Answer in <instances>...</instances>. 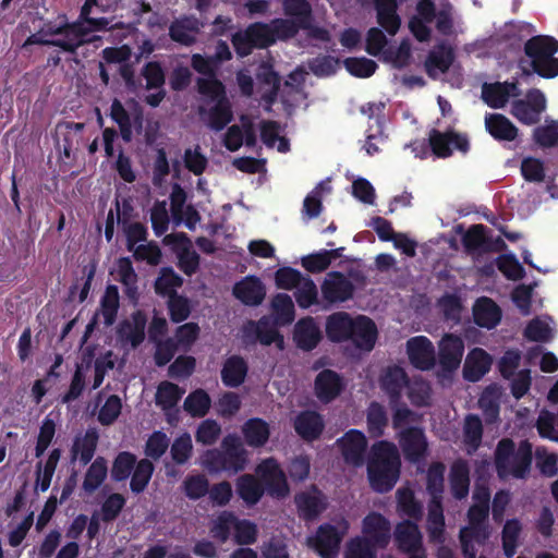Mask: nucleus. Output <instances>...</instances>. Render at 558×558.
<instances>
[{"instance_id": "nucleus-1", "label": "nucleus", "mask_w": 558, "mask_h": 558, "mask_svg": "<svg viewBox=\"0 0 558 558\" xmlns=\"http://www.w3.org/2000/svg\"><path fill=\"white\" fill-rule=\"evenodd\" d=\"M366 473L369 487L377 494L392 490L401 473V459L397 446L388 440H378L371 447Z\"/></svg>"}, {"instance_id": "nucleus-2", "label": "nucleus", "mask_w": 558, "mask_h": 558, "mask_svg": "<svg viewBox=\"0 0 558 558\" xmlns=\"http://www.w3.org/2000/svg\"><path fill=\"white\" fill-rule=\"evenodd\" d=\"M197 92L214 105L198 107V114L205 124L215 132L222 131L232 120L233 111L227 96L226 86L220 80H196Z\"/></svg>"}, {"instance_id": "nucleus-3", "label": "nucleus", "mask_w": 558, "mask_h": 558, "mask_svg": "<svg viewBox=\"0 0 558 558\" xmlns=\"http://www.w3.org/2000/svg\"><path fill=\"white\" fill-rule=\"evenodd\" d=\"M532 459V445L529 440H522L517 449L510 438H502L497 444L495 465L499 477L512 475L515 478H524L530 472Z\"/></svg>"}, {"instance_id": "nucleus-4", "label": "nucleus", "mask_w": 558, "mask_h": 558, "mask_svg": "<svg viewBox=\"0 0 558 558\" xmlns=\"http://www.w3.org/2000/svg\"><path fill=\"white\" fill-rule=\"evenodd\" d=\"M204 465L213 473L238 474L247 465V451L236 435L229 434L222 439L221 449L205 452Z\"/></svg>"}, {"instance_id": "nucleus-5", "label": "nucleus", "mask_w": 558, "mask_h": 558, "mask_svg": "<svg viewBox=\"0 0 558 558\" xmlns=\"http://www.w3.org/2000/svg\"><path fill=\"white\" fill-rule=\"evenodd\" d=\"M58 19L61 20L59 25H48L44 32L50 35H66L72 56H75L81 47L100 39L99 36L87 38L92 32L106 31L109 25L107 17H92L90 15L85 20L73 22H69L65 14L59 15Z\"/></svg>"}, {"instance_id": "nucleus-6", "label": "nucleus", "mask_w": 558, "mask_h": 558, "mask_svg": "<svg viewBox=\"0 0 558 558\" xmlns=\"http://www.w3.org/2000/svg\"><path fill=\"white\" fill-rule=\"evenodd\" d=\"M428 145L432 154L442 159L452 156L453 150H458L462 155L468 154L470 150L468 135L456 132L453 129H449L445 132L432 129L428 132Z\"/></svg>"}, {"instance_id": "nucleus-7", "label": "nucleus", "mask_w": 558, "mask_h": 558, "mask_svg": "<svg viewBox=\"0 0 558 558\" xmlns=\"http://www.w3.org/2000/svg\"><path fill=\"white\" fill-rule=\"evenodd\" d=\"M256 473L269 496L284 498L289 495L290 487L286 473L275 458L263 460L257 465Z\"/></svg>"}, {"instance_id": "nucleus-8", "label": "nucleus", "mask_w": 558, "mask_h": 558, "mask_svg": "<svg viewBox=\"0 0 558 558\" xmlns=\"http://www.w3.org/2000/svg\"><path fill=\"white\" fill-rule=\"evenodd\" d=\"M367 445L365 434L355 428L349 429L336 440V446L343 461L354 468H360L364 464Z\"/></svg>"}, {"instance_id": "nucleus-9", "label": "nucleus", "mask_w": 558, "mask_h": 558, "mask_svg": "<svg viewBox=\"0 0 558 558\" xmlns=\"http://www.w3.org/2000/svg\"><path fill=\"white\" fill-rule=\"evenodd\" d=\"M320 290L323 300L329 305H335L353 299L355 287L343 272L333 270L327 274Z\"/></svg>"}, {"instance_id": "nucleus-10", "label": "nucleus", "mask_w": 558, "mask_h": 558, "mask_svg": "<svg viewBox=\"0 0 558 558\" xmlns=\"http://www.w3.org/2000/svg\"><path fill=\"white\" fill-rule=\"evenodd\" d=\"M397 438L407 461L418 463L426 457L428 442L423 428L417 426L402 428Z\"/></svg>"}, {"instance_id": "nucleus-11", "label": "nucleus", "mask_w": 558, "mask_h": 558, "mask_svg": "<svg viewBox=\"0 0 558 558\" xmlns=\"http://www.w3.org/2000/svg\"><path fill=\"white\" fill-rule=\"evenodd\" d=\"M546 108L545 95L537 88L530 89L526 99L513 101L511 113L523 124L532 125L539 121Z\"/></svg>"}, {"instance_id": "nucleus-12", "label": "nucleus", "mask_w": 558, "mask_h": 558, "mask_svg": "<svg viewBox=\"0 0 558 558\" xmlns=\"http://www.w3.org/2000/svg\"><path fill=\"white\" fill-rule=\"evenodd\" d=\"M362 532L364 539L384 549L389 545L391 538V524L381 513L372 511L362 521Z\"/></svg>"}, {"instance_id": "nucleus-13", "label": "nucleus", "mask_w": 558, "mask_h": 558, "mask_svg": "<svg viewBox=\"0 0 558 558\" xmlns=\"http://www.w3.org/2000/svg\"><path fill=\"white\" fill-rule=\"evenodd\" d=\"M294 504L299 517L306 522L316 520L327 508L325 496L315 485L312 490L296 493Z\"/></svg>"}, {"instance_id": "nucleus-14", "label": "nucleus", "mask_w": 558, "mask_h": 558, "mask_svg": "<svg viewBox=\"0 0 558 558\" xmlns=\"http://www.w3.org/2000/svg\"><path fill=\"white\" fill-rule=\"evenodd\" d=\"M407 351L411 364L421 371H430L436 363L433 342L425 336H416L408 340Z\"/></svg>"}, {"instance_id": "nucleus-15", "label": "nucleus", "mask_w": 558, "mask_h": 558, "mask_svg": "<svg viewBox=\"0 0 558 558\" xmlns=\"http://www.w3.org/2000/svg\"><path fill=\"white\" fill-rule=\"evenodd\" d=\"M353 330L350 331L348 342H351L356 349L371 352L378 338V329L372 318L365 315L354 317Z\"/></svg>"}, {"instance_id": "nucleus-16", "label": "nucleus", "mask_w": 558, "mask_h": 558, "mask_svg": "<svg viewBox=\"0 0 558 558\" xmlns=\"http://www.w3.org/2000/svg\"><path fill=\"white\" fill-rule=\"evenodd\" d=\"M416 15L409 21V29L420 43H427L432 37V29L428 26L435 19V2L433 0H418L416 3Z\"/></svg>"}, {"instance_id": "nucleus-17", "label": "nucleus", "mask_w": 558, "mask_h": 558, "mask_svg": "<svg viewBox=\"0 0 558 558\" xmlns=\"http://www.w3.org/2000/svg\"><path fill=\"white\" fill-rule=\"evenodd\" d=\"M464 353V342L461 337L447 333L439 341L438 362L445 372L456 371Z\"/></svg>"}, {"instance_id": "nucleus-18", "label": "nucleus", "mask_w": 558, "mask_h": 558, "mask_svg": "<svg viewBox=\"0 0 558 558\" xmlns=\"http://www.w3.org/2000/svg\"><path fill=\"white\" fill-rule=\"evenodd\" d=\"M343 389V379L336 371L323 369L315 377L314 393L324 404H328L337 399Z\"/></svg>"}, {"instance_id": "nucleus-19", "label": "nucleus", "mask_w": 558, "mask_h": 558, "mask_svg": "<svg viewBox=\"0 0 558 558\" xmlns=\"http://www.w3.org/2000/svg\"><path fill=\"white\" fill-rule=\"evenodd\" d=\"M147 316L142 310L132 313L131 319H123L117 328L118 339L122 343H130L133 349L145 340Z\"/></svg>"}, {"instance_id": "nucleus-20", "label": "nucleus", "mask_w": 558, "mask_h": 558, "mask_svg": "<svg viewBox=\"0 0 558 558\" xmlns=\"http://www.w3.org/2000/svg\"><path fill=\"white\" fill-rule=\"evenodd\" d=\"M166 244L184 245L178 254V267L186 276L194 275L199 267V255L191 250V240L184 232L167 234L163 239Z\"/></svg>"}, {"instance_id": "nucleus-21", "label": "nucleus", "mask_w": 558, "mask_h": 558, "mask_svg": "<svg viewBox=\"0 0 558 558\" xmlns=\"http://www.w3.org/2000/svg\"><path fill=\"white\" fill-rule=\"evenodd\" d=\"M295 433L305 441L318 439L325 428L322 414L313 410L301 411L293 421Z\"/></svg>"}, {"instance_id": "nucleus-22", "label": "nucleus", "mask_w": 558, "mask_h": 558, "mask_svg": "<svg viewBox=\"0 0 558 558\" xmlns=\"http://www.w3.org/2000/svg\"><path fill=\"white\" fill-rule=\"evenodd\" d=\"M232 293L244 305L257 306L265 299L266 288L258 277L246 276L233 286Z\"/></svg>"}, {"instance_id": "nucleus-23", "label": "nucleus", "mask_w": 558, "mask_h": 558, "mask_svg": "<svg viewBox=\"0 0 558 558\" xmlns=\"http://www.w3.org/2000/svg\"><path fill=\"white\" fill-rule=\"evenodd\" d=\"M320 340L322 331L313 317H303L296 322L293 329V341L299 349L310 352L318 345Z\"/></svg>"}, {"instance_id": "nucleus-24", "label": "nucleus", "mask_w": 558, "mask_h": 558, "mask_svg": "<svg viewBox=\"0 0 558 558\" xmlns=\"http://www.w3.org/2000/svg\"><path fill=\"white\" fill-rule=\"evenodd\" d=\"M342 536L332 524H322L313 539V547L323 558H336Z\"/></svg>"}, {"instance_id": "nucleus-25", "label": "nucleus", "mask_w": 558, "mask_h": 558, "mask_svg": "<svg viewBox=\"0 0 558 558\" xmlns=\"http://www.w3.org/2000/svg\"><path fill=\"white\" fill-rule=\"evenodd\" d=\"M354 317L348 312L339 311L330 314L325 324L326 336L333 343L348 342L353 329Z\"/></svg>"}, {"instance_id": "nucleus-26", "label": "nucleus", "mask_w": 558, "mask_h": 558, "mask_svg": "<svg viewBox=\"0 0 558 558\" xmlns=\"http://www.w3.org/2000/svg\"><path fill=\"white\" fill-rule=\"evenodd\" d=\"M395 542L402 553H415L422 550V534L416 523L404 520L396 525Z\"/></svg>"}, {"instance_id": "nucleus-27", "label": "nucleus", "mask_w": 558, "mask_h": 558, "mask_svg": "<svg viewBox=\"0 0 558 558\" xmlns=\"http://www.w3.org/2000/svg\"><path fill=\"white\" fill-rule=\"evenodd\" d=\"M247 373L248 364L246 360L239 354H233L225 360L220 377L226 387L238 388L245 381Z\"/></svg>"}, {"instance_id": "nucleus-28", "label": "nucleus", "mask_w": 558, "mask_h": 558, "mask_svg": "<svg viewBox=\"0 0 558 558\" xmlns=\"http://www.w3.org/2000/svg\"><path fill=\"white\" fill-rule=\"evenodd\" d=\"M493 360L492 356L481 348L470 351L463 366L464 379L475 383L489 372Z\"/></svg>"}, {"instance_id": "nucleus-29", "label": "nucleus", "mask_w": 558, "mask_h": 558, "mask_svg": "<svg viewBox=\"0 0 558 558\" xmlns=\"http://www.w3.org/2000/svg\"><path fill=\"white\" fill-rule=\"evenodd\" d=\"M473 318L477 326L493 329L501 320V310L494 300L482 296L473 306Z\"/></svg>"}, {"instance_id": "nucleus-30", "label": "nucleus", "mask_w": 558, "mask_h": 558, "mask_svg": "<svg viewBox=\"0 0 558 558\" xmlns=\"http://www.w3.org/2000/svg\"><path fill=\"white\" fill-rule=\"evenodd\" d=\"M198 31V22L195 17L182 16L171 22L169 37L174 43L190 47L196 43L195 35Z\"/></svg>"}, {"instance_id": "nucleus-31", "label": "nucleus", "mask_w": 558, "mask_h": 558, "mask_svg": "<svg viewBox=\"0 0 558 558\" xmlns=\"http://www.w3.org/2000/svg\"><path fill=\"white\" fill-rule=\"evenodd\" d=\"M409 385L405 371L400 366H390L380 377V387L388 395L390 402H398L402 390Z\"/></svg>"}, {"instance_id": "nucleus-32", "label": "nucleus", "mask_w": 558, "mask_h": 558, "mask_svg": "<svg viewBox=\"0 0 558 558\" xmlns=\"http://www.w3.org/2000/svg\"><path fill=\"white\" fill-rule=\"evenodd\" d=\"M450 489L452 496L462 500L469 495L470 490V468L465 460L458 459L450 469L449 474Z\"/></svg>"}, {"instance_id": "nucleus-33", "label": "nucleus", "mask_w": 558, "mask_h": 558, "mask_svg": "<svg viewBox=\"0 0 558 558\" xmlns=\"http://www.w3.org/2000/svg\"><path fill=\"white\" fill-rule=\"evenodd\" d=\"M98 439L96 428H88L83 436L76 437L71 449L72 460L78 458L81 464H88L95 456Z\"/></svg>"}, {"instance_id": "nucleus-34", "label": "nucleus", "mask_w": 558, "mask_h": 558, "mask_svg": "<svg viewBox=\"0 0 558 558\" xmlns=\"http://www.w3.org/2000/svg\"><path fill=\"white\" fill-rule=\"evenodd\" d=\"M236 494L246 506H255L265 494V487L252 474H242L235 482Z\"/></svg>"}, {"instance_id": "nucleus-35", "label": "nucleus", "mask_w": 558, "mask_h": 558, "mask_svg": "<svg viewBox=\"0 0 558 558\" xmlns=\"http://www.w3.org/2000/svg\"><path fill=\"white\" fill-rule=\"evenodd\" d=\"M485 126L488 133L497 141H513L518 136V129L504 114L488 113L485 117Z\"/></svg>"}, {"instance_id": "nucleus-36", "label": "nucleus", "mask_w": 558, "mask_h": 558, "mask_svg": "<svg viewBox=\"0 0 558 558\" xmlns=\"http://www.w3.org/2000/svg\"><path fill=\"white\" fill-rule=\"evenodd\" d=\"M557 51L558 40L550 36H532L524 44V53L531 59V62L546 58L547 54L555 56Z\"/></svg>"}, {"instance_id": "nucleus-37", "label": "nucleus", "mask_w": 558, "mask_h": 558, "mask_svg": "<svg viewBox=\"0 0 558 558\" xmlns=\"http://www.w3.org/2000/svg\"><path fill=\"white\" fill-rule=\"evenodd\" d=\"M388 423L386 408L377 401H372L366 410V427L369 437L374 439L383 437Z\"/></svg>"}, {"instance_id": "nucleus-38", "label": "nucleus", "mask_w": 558, "mask_h": 558, "mask_svg": "<svg viewBox=\"0 0 558 558\" xmlns=\"http://www.w3.org/2000/svg\"><path fill=\"white\" fill-rule=\"evenodd\" d=\"M454 53L451 47L441 44L432 50L425 60V70L429 77H435V71L446 73L452 65Z\"/></svg>"}, {"instance_id": "nucleus-39", "label": "nucleus", "mask_w": 558, "mask_h": 558, "mask_svg": "<svg viewBox=\"0 0 558 558\" xmlns=\"http://www.w3.org/2000/svg\"><path fill=\"white\" fill-rule=\"evenodd\" d=\"M244 439L250 447H263L269 439L270 429L266 421L259 417L248 418L242 428Z\"/></svg>"}, {"instance_id": "nucleus-40", "label": "nucleus", "mask_w": 558, "mask_h": 558, "mask_svg": "<svg viewBox=\"0 0 558 558\" xmlns=\"http://www.w3.org/2000/svg\"><path fill=\"white\" fill-rule=\"evenodd\" d=\"M427 532L430 541L441 543L445 538V517L441 499H430L427 513Z\"/></svg>"}, {"instance_id": "nucleus-41", "label": "nucleus", "mask_w": 558, "mask_h": 558, "mask_svg": "<svg viewBox=\"0 0 558 558\" xmlns=\"http://www.w3.org/2000/svg\"><path fill=\"white\" fill-rule=\"evenodd\" d=\"M48 25H54L51 22L45 23L44 26L36 33L28 36L23 45L27 47L31 45L57 47L61 51L72 54V49L66 35H50L44 32Z\"/></svg>"}, {"instance_id": "nucleus-42", "label": "nucleus", "mask_w": 558, "mask_h": 558, "mask_svg": "<svg viewBox=\"0 0 558 558\" xmlns=\"http://www.w3.org/2000/svg\"><path fill=\"white\" fill-rule=\"evenodd\" d=\"M108 475L107 460L97 457L88 466L82 484L83 490L90 495L95 493L105 482Z\"/></svg>"}, {"instance_id": "nucleus-43", "label": "nucleus", "mask_w": 558, "mask_h": 558, "mask_svg": "<svg viewBox=\"0 0 558 558\" xmlns=\"http://www.w3.org/2000/svg\"><path fill=\"white\" fill-rule=\"evenodd\" d=\"M282 8L284 14L302 28L311 27V22H314L312 5L307 0H283Z\"/></svg>"}, {"instance_id": "nucleus-44", "label": "nucleus", "mask_w": 558, "mask_h": 558, "mask_svg": "<svg viewBox=\"0 0 558 558\" xmlns=\"http://www.w3.org/2000/svg\"><path fill=\"white\" fill-rule=\"evenodd\" d=\"M250 327L253 329L255 338L263 345H270L276 343L279 349H283L284 340L279 330L272 326L267 318L263 317L257 323L248 322Z\"/></svg>"}, {"instance_id": "nucleus-45", "label": "nucleus", "mask_w": 558, "mask_h": 558, "mask_svg": "<svg viewBox=\"0 0 558 558\" xmlns=\"http://www.w3.org/2000/svg\"><path fill=\"white\" fill-rule=\"evenodd\" d=\"M236 518V514L232 511H221L211 521L209 529L211 537L221 544L226 543L230 538L231 531L234 530Z\"/></svg>"}, {"instance_id": "nucleus-46", "label": "nucleus", "mask_w": 558, "mask_h": 558, "mask_svg": "<svg viewBox=\"0 0 558 558\" xmlns=\"http://www.w3.org/2000/svg\"><path fill=\"white\" fill-rule=\"evenodd\" d=\"M211 399L204 389H196L187 395L183 409L192 417H204L210 410Z\"/></svg>"}, {"instance_id": "nucleus-47", "label": "nucleus", "mask_w": 558, "mask_h": 558, "mask_svg": "<svg viewBox=\"0 0 558 558\" xmlns=\"http://www.w3.org/2000/svg\"><path fill=\"white\" fill-rule=\"evenodd\" d=\"M183 286V278L178 275L172 267L167 266L160 269L159 276L155 280L154 288L158 295L169 298L177 292L178 288Z\"/></svg>"}, {"instance_id": "nucleus-48", "label": "nucleus", "mask_w": 558, "mask_h": 558, "mask_svg": "<svg viewBox=\"0 0 558 558\" xmlns=\"http://www.w3.org/2000/svg\"><path fill=\"white\" fill-rule=\"evenodd\" d=\"M184 389L171 381H161L156 391V404L163 411L173 409L184 395Z\"/></svg>"}, {"instance_id": "nucleus-49", "label": "nucleus", "mask_w": 558, "mask_h": 558, "mask_svg": "<svg viewBox=\"0 0 558 558\" xmlns=\"http://www.w3.org/2000/svg\"><path fill=\"white\" fill-rule=\"evenodd\" d=\"M136 456L130 451H121L113 459L110 476L113 482H123L130 477L135 464Z\"/></svg>"}, {"instance_id": "nucleus-50", "label": "nucleus", "mask_w": 558, "mask_h": 558, "mask_svg": "<svg viewBox=\"0 0 558 558\" xmlns=\"http://www.w3.org/2000/svg\"><path fill=\"white\" fill-rule=\"evenodd\" d=\"M155 466L149 459H141L132 471L130 488L134 494L143 493L153 476Z\"/></svg>"}, {"instance_id": "nucleus-51", "label": "nucleus", "mask_w": 558, "mask_h": 558, "mask_svg": "<svg viewBox=\"0 0 558 558\" xmlns=\"http://www.w3.org/2000/svg\"><path fill=\"white\" fill-rule=\"evenodd\" d=\"M522 524L518 519L507 520L501 532L502 550L507 558H512L519 545Z\"/></svg>"}, {"instance_id": "nucleus-52", "label": "nucleus", "mask_w": 558, "mask_h": 558, "mask_svg": "<svg viewBox=\"0 0 558 558\" xmlns=\"http://www.w3.org/2000/svg\"><path fill=\"white\" fill-rule=\"evenodd\" d=\"M119 289L114 284H109L100 300V310L106 326L114 324L119 311Z\"/></svg>"}, {"instance_id": "nucleus-53", "label": "nucleus", "mask_w": 558, "mask_h": 558, "mask_svg": "<svg viewBox=\"0 0 558 558\" xmlns=\"http://www.w3.org/2000/svg\"><path fill=\"white\" fill-rule=\"evenodd\" d=\"M398 511L409 518L418 519L422 506L415 499L414 492L409 487H400L396 492Z\"/></svg>"}, {"instance_id": "nucleus-54", "label": "nucleus", "mask_w": 558, "mask_h": 558, "mask_svg": "<svg viewBox=\"0 0 558 558\" xmlns=\"http://www.w3.org/2000/svg\"><path fill=\"white\" fill-rule=\"evenodd\" d=\"M462 244L468 253L484 254L487 244L486 227L473 225L462 236Z\"/></svg>"}, {"instance_id": "nucleus-55", "label": "nucleus", "mask_w": 558, "mask_h": 558, "mask_svg": "<svg viewBox=\"0 0 558 558\" xmlns=\"http://www.w3.org/2000/svg\"><path fill=\"white\" fill-rule=\"evenodd\" d=\"M482 99L493 109L504 108L509 100L505 83H484L482 87Z\"/></svg>"}, {"instance_id": "nucleus-56", "label": "nucleus", "mask_w": 558, "mask_h": 558, "mask_svg": "<svg viewBox=\"0 0 558 558\" xmlns=\"http://www.w3.org/2000/svg\"><path fill=\"white\" fill-rule=\"evenodd\" d=\"M167 308L170 320L175 324L186 320L192 312L190 300L178 292L170 294L167 301Z\"/></svg>"}, {"instance_id": "nucleus-57", "label": "nucleus", "mask_w": 558, "mask_h": 558, "mask_svg": "<svg viewBox=\"0 0 558 558\" xmlns=\"http://www.w3.org/2000/svg\"><path fill=\"white\" fill-rule=\"evenodd\" d=\"M110 117L119 125L121 138L130 143L133 137L132 121L128 110L119 99H113L110 107Z\"/></svg>"}, {"instance_id": "nucleus-58", "label": "nucleus", "mask_w": 558, "mask_h": 558, "mask_svg": "<svg viewBox=\"0 0 558 558\" xmlns=\"http://www.w3.org/2000/svg\"><path fill=\"white\" fill-rule=\"evenodd\" d=\"M245 29L247 37H251V40L257 49H266L275 44L270 23L255 22L250 24Z\"/></svg>"}, {"instance_id": "nucleus-59", "label": "nucleus", "mask_w": 558, "mask_h": 558, "mask_svg": "<svg viewBox=\"0 0 558 558\" xmlns=\"http://www.w3.org/2000/svg\"><path fill=\"white\" fill-rule=\"evenodd\" d=\"M446 466L442 462H433L426 474V489L430 499H441Z\"/></svg>"}, {"instance_id": "nucleus-60", "label": "nucleus", "mask_w": 558, "mask_h": 558, "mask_svg": "<svg viewBox=\"0 0 558 558\" xmlns=\"http://www.w3.org/2000/svg\"><path fill=\"white\" fill-rule=\"evenodd\" d=\"M464 442L468 447L476 450L483 438V423L478 415L468 414L463 426Z\"/></svg>"}, {"instance_id": "nucleus-61", "label": "nucleus", "mask_w": 558, "mask_h": 558, "mask_svg": "<svg viewBox=\"0 0 558 558\" xmlns=\"http://www.w3.org/2000/svg\"><path fill=\"white\" fill-rule=\"evenodd\" d=\"M345 70L353 76L360 78L371 77L377 70V63L365 57H349L343 61Z\"/></svg>"}, {"instance_id": "nucleus-62", "label": "nucleus", "mask_w": 558, "mask_h": 558, "mask_svg": "<svg viewBox=\"0 0 558 558\" xmlns=\"http://www.w3.org/2000/svg\"><path fill=\"white\" fill-rule=\"evenodd\" d=\"M141 75L146 82L147 90L160 89L166 83L165 70L159 61L146 62L141 70Z\"/></svg>"}, {"instance_id": "nucleus-63", "label": "nucleus", "mask_w": 558, "mask_h": 558, "mask_svg": "<svg viewBox=\"0 0 558 558\" xmlns=\"http://www.w3.org/2000/svg\"><path fill=\"white\" fill-rule=\"evenodd\" d=\"M276 319L281 325L291 324L294 319V304L286 293H278L271 302Z\"/></svg>"}, {"instance_id": "nucleus-64", "label": "nucleus", "mask_w": 558, "mask_h": 558, "mask_svg": "<svg viewBox=\"0 0 558 558\" xmlns=\"http://www.w3.org/2000/svg\"><path fill=\"white\" fill-rule=\"evenodd\" d=\"M377 549L369 539L356 536L348 543L344 558H377Z\"/></svg>"}]
</instances>
